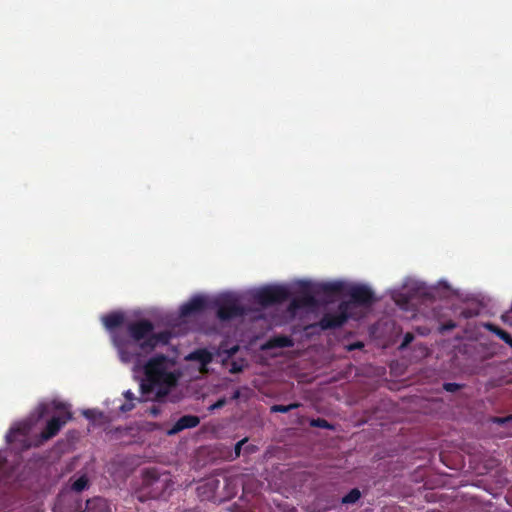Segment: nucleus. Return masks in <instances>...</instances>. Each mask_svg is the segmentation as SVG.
Returning <instances> with one entry per match:
<instances>
[{
    "label": "nucleus",
    "instance_id": "nucleus-28",
    "mask_svg": "<svg viewBox=\"0 0 512 512\" xmlns=\"http://www.w3.org/2000/svg\"><path fill=\"white\" fill-rule=\"evenodd\" d=\"M225 404H226V399L225 398H221V399H218L214 404H212L209 409L211 411L216 410V409H220V408L224 407Z\"/></svg>",
    "mask_w": 512,
    "mask_h": 512
},
{
    "label": "nucleus",
    "instance_id": "nucleus-34",
    "mask_svg": "<svg viewBox=\"0 0 512 512\" xmlns=\"http://www.w3.org/2000/svg\"><path fill=\"white\" fill-rule=\"evenodd\" d=\"M184 512H201V511L198 509H187Z\"/></svg>",
    "mask_w": 512,
    "mask_h": 512
},
{
    "label": "nucleus",
    "instance_id": "nucleus-12",
    "mask_svg": "<svg viewBox=\"0 0 512 512\" xmlns=\"http://www.w3.org/2000/svg\"><path fill=\"white\" fill-rule=\"evenodd\" d=\"M312 286L316 296L325 295L332 297L345 291V284L341 281L316 283L312 284Z\"/></svg>",
    "mask_w": 512,
    "mask_h": 512
},
{
    "label": "nucleus",
    "instance_id": "nucleus-33",
    "mask_svg": "<svg viewBox=\"0 0 512 512\" xmlns=\"http://www.w3.org/2000/svg\"><path fill=\"white\" fill-rule=\"evenodd\" d=\"M253 451H254V446H252V445H251V446H247V447L245 448V452H246V453H251V452H253Z\"/></svg>",
    "mask_w": 512,
    "mask_h": 512
},
{
    "label": "nucleus",
    "instance_id": "nucleus-29",
    "mask_svg": "<svg viewBox=\"0 0 512 512\" xmlns=\"http://www.w3.org/2000/svg\"><path fill=\"white\" fill-rule=\"evenodd\" d=\"M511 419H512V416H508V417H494L493 418V422L502 425V424L508 422Z\"/></svg>",
    "mask_w": 512,
    "mask_h": 512
},
{
    "label": "nucleus",
    "instance_id": "nucleus-18",
    "mask_svg": "<svg viewBox=\"0 0 512 512\" xmlns=\"http://www.w3.org/2000/svg\"><path fill=\"white\" fill-rule=\"evenodd\" d=\"M88 486H89V479H88L87 475L84 474L72 483L71 489L74 492L80 493V492L84 491L85 489H87Z\"/></svg>",
    "mask_w": 512,
    "mask_h": 512
},
{
    "label": "nucleus",
    "instance_id": "nucleus-3",
    "mask_svg": "<svg viewBox=\"0 0 512 512\" xmlns=\"http://www.w3.org/2000/svg\"><path fill=\"white\" fill-rule=\"evenodd\" d=\"M54 408L56 410H63V413L57 416H53L49 419L39 435L35 436V447L42 446L45 442L55 437L65 424L70 421L73 417L72 413L67 410L65 404L60 402H54Z\"/></svg>",
    "mask_w": 512,
    "mask_h": 512
},
{
    "label": "nucleus",
    "instance_id": "nucleus-6",
    "mask_svg": "<svg viewBox=\"0 0 512 512\" xmlns=\"http://www.w3.org/2000/svg\"><path fill=\"white\" fill-rule=\"evenodd\" d=\"M290 291L284 286H266L257 290L253 296L256 303L263 307L281 304L290 298Z\"/></svg>",
    "mask_w": 512,
    "mask_h": 512
},
{
    "label": "nucleus",
    "instance_id": "nucleus-19",
    "mask_svg": "<svg viewBox=\"0 0 512 512\" xmlns=\"http://www.w3.org/2000/svg\"><path fill=\"white\" fill-rule=\"evenodd\" d=\"M300 406L301 404L298 402H294L289 405L275 404L270 407V411L272 413H287L293 409L299 408Z\"/></svg>",
    "mask_w": 512,
    "mask_h": 512
},
{
    "label": "nucleus",
    "instance_id": "nucleus-20",
    "mask_svg": "<svg viewBox=\"0 0 512 512\" xmlns=\"http://www.w3.org/2000/svg\"><path fill=\"white\" fill-rule=\"evenodd\" d=\"M361 497V493L358 488H353L350 490L343 498L342 503L344 504H353L358 501Z\"/></svg>",
    "mask_w": 512,
    "mask_h": 512
},
{
    "label": "nucleus",
    "instance_id": "nucleus-23",
    "mask_svg": "<svg viewBox=\"0 0 512 512\" xmlns=\"http://www.w3.org/2000/svg\"><path fill=\"white\" fill-rule=\"evenodd\" d=\"M50 406L47 403H41L36 408L37 418L42 419L49 414Z\"/></svg>",
    "mask_w": 512,
    "mask_h": 512
},
{
    "label": "nucleus",
    "instance_id": "nucleus-30",
    "mask_svg": "<svg viewBox=\"0 0 512 512\" xmlns=\"http://www.w3.org/2000/svg\"><path fill=\"white\" fill-rule=\"evenodd\" d=\"M230 371L232 373H238V372H241L242 371V367L241 366H238L236 363H233Z\"/></svg>",
    "mask_w": 512,
    "mask_h": 512
},
{
    "label": "nucleus",
    "instance_id": "nucleus-14",
    "mask_svg": "<svg viewBox=\"0 0 512 512\" xmlns=\"http://www.w3.org/2000/svg\"><path fill=\"white\" fill-rule=\"evenodd\" d=\"M124 321V315L119 312H113L102 317V322L106 329H108L111 332V335L113 334V332L118 331L117 328L122 326Z\"/></svg>",
    "mask_w": 512,
    "mask_h": 512
},
{
    "label": "nucleus",
    "instance_id": "nucleus-10",
    "mask_svg": "<svg viewBox=\"0 0 512 512\" xmlns=\"http://www.w3.org/2000/svg\"><path fill=\"white\" fill-rule=\"evenodd\" d=\"M346 323V317L338 313H325L321 319L308 325L306 330L320 328L322 331L341 328Z\"/></svg>",
    "mask_w": 512,
    "mask_h": 512
},
{
    "label": "nucleus",
    "instance_id": "nucleus-16",
    "mask_svg": "<svg viewBox=\"0 0 512 512\" xmlns=\"http://www.w3.org/2000/svg\"><path fill=\"white\" fill-rule=\"evenodd\" d=\"M293 345L292 338L286 335L275 336L268 341L269 348H289Z\"/></svg>",
    "mask_w": 512,
    "mask_h": 512
},
{
    "label": "nucleus",
    "instance_id": "nucleus-8",
    "mask_svg": "<svg viewBox=\"0 0 512 512\" xmlns=\"http://www.w3.org/2000/svg\"><path fill=\"white\" fill-rule=\"evenodd\" d=\"M318 304L312 284L303 282L299 294L291 300L289 309L296 311L301 308L316 307Z\"/></svg>",
    "mask_w": 512,
    "mask_h": 512
},
{
    "label": "nucleus",
    "instance_id": "nucleus-21",
    "mask_svg": "<svg viewBox=\"0 0 512 512\" xmlns=\"http://www.w3.org/2000/svg\"><path fill=\"white\" fill-rule=\"evenodd\" d=\"M352 305H353V303L351 302V300L342 301L338 305L336 313H338L339 315H344L346 317V322L350 318V308Z\"/></svg>",
    "mask_w": 512,
    "mask_h": 512
},
{
    "label": "nucleus",
    "instance_id": "nucleus-9",
    "mask_svg": "<svg viewBox=\"0 0 512 512\" xmlns=\"http://www.w3.org/2000/svg\"><path fill=\"white\" fill-rule=\"evenodd\" d=\"M220 480L214 477L206 479L202 484L197 487L198 496L201 500L208 501H221L222 495L218 494L220 487Z\"/></svg>",
    "mask_w": 512,
    "mask_h": 512
},
{
    "label": "nucleus",
    "instance_id": "nucleus-11",
    "mask_svg": "<svg viewBox=\"0 0 512 512\" xmlns=\"http://www.w3.org/2000/svg\"><path fill=\"white\" fill-rule=\"evenodd\" d=\"M207 308V300L202 296H195L180 308V316L183 318L197 315Z\"/></svg>",
    "mask_w": 512,
    "mask_h": 512
},
{
    "label": "nucleus",
    "instance_id": "nucleus-27",
    "mask_svg": "<svg viewBox=\"0 0 512 512\" xmlns=\"http://www.w3.org/2000/svg\"><path fill=\"white\" fill-rule=\"evenodd\" d=\"M248 441V438H243L242 440L238 441L235 444L234 447V459L238 458L241 455L242 446Z\"/></svg>",
    "mask_w": 512,
    "mask_h": 512
},
{
    "label": "nucleus",
    "instance_id": "nucleus-2",
    "mask_svg": "<svg viewBox=\"0 0 512 512\" xmlns=\"http://www.w3.org/2000/svg\"><path fill=\"white\" fill-rule=\"evenodd\" d=\"M173 362L164 354L151 357L143 366L144 378L140 380L141 398H136L131 390L123 393L127 400L120 406L122 412H129L134 407V401L161 400L176 386L178 375L170 371Z\"/></svg>",
    "mask_w": 512,
    "mask_h": 512
},
{
    "label": "nucleus",
    "instance_id": "nucleus-13",
    "mask_svg": "<svg viewBox=\"0 0 512 512\" xmlns=\"http://www.w3.org/2000/svg\"><path fill=\"white\" fill-rule=\"evenodd\" d=\"M200 423V418L196 415H184L181 416L172 428L168 431L169 435L177 434L185 429H190L198 426Z\"/></svg>",
    "mask_w": 512,
    "mask_h": 512
},
{
    "label": "nucleus",
    "instance_id": "nucleus-32",
    "mask_svg": "<svg viewBox=\"0 0 512 512\" xmlns=\"http://www.w3.org/2000/svg\"><path fill=\"white\" fill-rule=\"evenodd\" d=\"M237 351H238V347H237V346H234L233 348H231V349L229 350V352H228V353H229V356L234 355Z\"/></svg>",
    "mask_w": 512,
    "mask_h": 512
},
{
    "label": "nucleus",
    "instance_id": "nucleus-24",
    "mask_svg": "<svg viewBox=\"0 0 512 512\" xmlns=\"http://www.w3.org/2000/svg\"><path fill=\"white\" fill-rule=\"evenodd\" d=\"M463 387L462 384L454 383V382H446L443 384V389L447 392L454 393L460 390Z\"/></svg>",
    "mask_w": 512,
    "mask_h": 512
},
{
    "label": "nucleus",
    "instance_id": "nucleus-25",
    "mask_svg": "<svg viewBox=\"0 0 512 512\" xmlns=\"http://www.w3.org/2000/svg\"><path fill=\"white\" fill-rule=\"evenodd\" d=\"M456 323L453 320L446 321L439 326V332L445 333L456 328Z\"/></svg>",
    "mask_w": 512,
    "mask_h": 512
},
{
    "label": "nucleus",
    "instance_id": "nucleus-15",
    "mask_svg": "<svg viewBox=\"0 0 512 512\" xmlns=\"http://www.w3.org/2000/svg\"><path fill=\"white\" fill-rule=\"evenodd\" d=\"M187 359L197 361L202 366H206L212 361V354L207 349H197L191 352Z\"/></svg>",
    "mask_w": 512,
    "mask_h": 512
},
{
    "label": "nucleus",
    "instance_id": "nucleus-7",
    "mask_svg": "<svg viewBox=\"0 0 512 512\" xmlns=\"http://www.w3.org/2000/svg\"><path fill=\"white\" fill-rule=\"evenodd\" d=\"M345 292L355 306L370 307L377 301L374 292L366 285H351Z\"/></svg>",
    "mask_w": 512,
    "mask_h": 512
},
{
    "label": "nucleus",
    "instance_id": "nucleus-22",
    "mask_svg": "<svg viewBox=\"0 0 512 512\" xmlns=\"http://www.w3.org/2000/svg\"><path fill=\"white\" fill-rule=\"evenodd\" d=\"M310 426L311 427H316V428H322V429H328V430H331L333 429V425L330 424L326 419L324 418H316V419H311L310 422H309Z\"/></svg>",
    "mask_w": 512,
    "mask_h": 512
},
{
    "label": "nucleus",
    "instance_id": "nucleus-26",
    "mask_svg": "<svg viewBox=\"0 0 512 512\" xmlns=\"http://www.w3.org/2000/svg\"><path fill=\"white\" fill-rule=\"evenodd\" d=\"M414 338L415 337H414L413 333H411V332L405 333L404 337H403V341H402V343L399 346V349H405L406 347H408L410 345V343H412Z\"/></svg>",
    "mask_w": 512,
    "mask_h": 512
},
{
    "label": "nucleus",
    "instance_id": "nucleus-17",
    "mask_svg": "<svg viewBox=\"0 0 512 512\" xmlns=\"http://www.w3.org/2000/svg\"><path fill=\"white\" fill-rule=\"evenodd\" d=\"M487 327L490 331L496 334L502 341H504L506 344L512 347V335L510 333L493 324H489L487 325Z\"/></svg>",
    "mask_w": 512,
    "mask_h": 512
},
{
    "label": "nucleus",
    "instance_id": "nucleus-1",
    "mask_svg": "<svg viewBox=\"0 0 512 512\" xmlns=\"http://www.w3.org/2000/svg\"><path fill=\"white\" fill-rule=\"evenodd\" d=\"M172 338L170 331L154 332V324L147 319L136 320L126 325L125 331L112 334V343L121 362L134 363L138 367L142 358L156 347L167 345Z\"/></svg>",
    "mask_w": 512,
    "mask_h": 512
},
{
    "label": "nucleus",
    "instance_id": "nucleus-4",
    "mask_svg": "<svg viewBox=\"0 0 512 512\" xmlns=\"http://www.w3.org/2000/svg\"><path fill=\"white\" fill-rule=\"evenodd\" d=\"M214 307L217 309V317L221 321H229L245 315L246 310L240 304L239 300L233 295H223L214 301Z\"/></svg>",
    "mask_w": 512,
    "mask_h": 512
},
{
    "label": "nucleus",
    "instance_id": "nucleus-31",
    "mask_svg": "<svg viewBox=\"0 0 512 512\" xmlns=\"http://www.w3.org/2000/svg\"><path fill=\"white\" fill-rule=\"evenodd\" d=\"M240 396H241V392H240V390H239V389H237V390H235V391L233 392V394H232V396H231V399H232V400H237V399H239V398H240Z\"/></svg>",
    "mask_w": 512,
    "mask_h": 512
},
{
    "label": "nucleus",
    "instance_id": "nucleus-5",
    "mask_svg": "<svg viewBox=\"0 0 512 512\" xmlns=\"http://www.w3.org/2000/svg\"><path fill=\"white\" fill-rule=\"evenodd\" d=\"M32 425L29 422H21L11 427L6 434V442L20 451H26L32 447L36 448L35 436L29 438Z\"/></svg>",
    "mask_w": 512,
    "mask_h": 512
}]
</instances>
